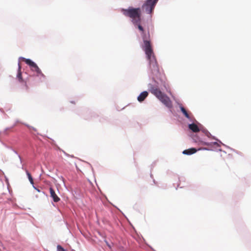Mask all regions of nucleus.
<instances>
[{
    "instance_id": "1",
    "label": "nucleus",
    "mask_w": 251,
    "mask_h": 251,
    "mask_svg": "<svg viewBox=\"0 0 251 251\" xmlns=\"http://www.w3.org/2000/svg\"><path fill=\"white\" fill-rule=\"evenodd\" d=\"M121 11L124 16L126 17H128L131 19V21L133 25L137 27L138 29L142 32L143 38V36H146L147 38L150 39V36L149 32H148V36L145 34L144 33L143 27L141 24L142 12L140 8H134L133 7H129L127 9H122Z\"/></svg>"
},
{
    "instance_id": "2",
    "label": "nucleus",
    "mask_w": 251,
    "mask_h": 251,
    "mask_svg": "<svg viewBox=\"0 0 251 251\" xmlns=\"http://www.w3.org/2000/svg\"><path fill=\"white\" fill-rule=\"evenodd\" d=\"M144 47L143 49L145 52L148 60L149 61L150 69L152 74L154 75H157L159 73V69L155 56L153 52L151 42L148 38L143 36Z\"/></svg>"
},
{
    "instance_id": "3",
    "label": "nucleus",
    "mask_w": 251,
    "mask_h": 251,
    "mask_svg": "<svg viewBox=\"0 0 251 251\" xmlns=\"http://www.w3.org/2000/svg\"><path fill=\"white\" fill-rule=\"evenodd\" d=\"M149 90L167 107L169 108L172 107V104L170 99L166 94L163 93L157 86L151 85Z\"/></svg>"
},
{
    "instance_id": "4",
    "label": "nucleus",
    "mask_w": 251,
    "mask_h": 251,
    "mask_svg": "<svg viewBox=\"0 0 251 251\" xmlns=\"http://www.w3.org/2000/svg\"><path fill=\"white\" fill-rule=\"evenodd\" d=\"M158 0H147L142 5V10L147 14H151Z\"/></svg>"
},
{
    "instance_id": "5",
    "label": "nucleus",
    "mask_w": 251,
    "mask_h": 251,
    "mask_svg": "<svg viewBox=\"0 0 251 251\" xmlns=\"http://www.w3.org/2000/svg\"><path fill=\"white\" fill-rule=\"evenodd\" d=\"M22 60L25 62L26 64L30 66L32 71H34L37 73V75H41L43 77H45L44 75L42 73L41 70L35 63L29 59L22 58Z\"/></svg>"
},
{
    "instance_id": "6",
    "label": "nucleus",
    "mask_w": 251,
    "mask_h": 251,
    "mask_svg": "<svg viewBox=\"0 0 251 251\" xmlns=\"http://www.w3.org/2000/svg\"><path fill=\"white\" fill-rule=\"evenodd\" d=\"M50 197L52 198L53 201L55 202H57L59 201H60V199L56 194L54 190H53V189L52 188H51V187L50 188Z\"/></svg>"
},
{
    "instance_id": "7",
    "label": "nucleus",
    "mask_w": 251,
    "mask_h": 251,
    "mask_svg": "<svg viewBox=\"0 0 251 251\" xmlns=\"http://www.w3.org/2000/svg\"><path fill=\"white\" fill-rule=\"evenodd\" d=\"M148 96V92L144 91L139 95V96L137 98V100L139 101L142 102Z\"/></svg>"
},
{
    "instance_id": "8",
    "label": "nucleus",
    "mask_w": 251,
    "mask_h": 251,
    "mask_svg": "<svg viewBox=\"0 0 251 251\" xmlns=\"http://www.w3.org/2000/svg\"><path fill=\"white\" fill-rule=\"evenodd\" d=\"M197 150L195 148H190L187 150H185L183 151L182 153L186 155H191L197 152Z\"/></svg>"
},
{
    "instance_id": "9",
    "label": "nucleus",
    "mask_w": 251,
    "mask_h": 251,
    "mask_svg": "<svg viewBox=\"0 0 251 251\" xmlns=\"http://www.w3.org/2000/svg\"><path fill=\"white\" fill-rule=\"evenodd\" d=\"M190 129L194 132H198L200 131V128L198 126L195 124H189L188 126Z\"/></svg>"
},
{
    "instance_id": "10",
    "label": "nucleus",
    "mask_w": 251,
    "mask_h": 251,
    "mask_svg": "<svg viewBox=\"0 0 251 251\" xmlns=\"http://www.w3.org/2000/svg\"><path fill=\"white\" fill-rule=\"evenodd\" d=\"M19 68H18V72L17 74V78H18L20 82H24V80L22 78V72H21V66L20 63L18 64Z\"/></svg>"
},
{
    "instance_id": "11",
    "label": "nucleus",
    "mask_w": 251,
    "mask_h": 251,
    "mask_svg": "<svg viewBox=\"0 0 251 251\" xmlns=\"http://www.w3.org/2000/svg\"><path fill=\"white\" fill-rule=\"evenodd\" d=\"M180 109L181 112L183 113V114L184 115V116L188 119H190V116L187 112V111L186 110V109L182 106L180 107Z\"/></svg>"
},
{
    "instance_id": "12",
    "label": "nucleus",
    "mask_w": 251,
    "mask_h": 251,
    "mask_svg": "<svg viewBox=\"0 0 251 251\" xmlns=\"http://www.w3.org/2000/svg\"><path fill=\"white\" fill-rule=\"evenodd\" d=\"M26 174L28 176V179L30 182L31 184H34V182H33V179L31 176V174L29 173V172L28 171H26Z\"/></svg>"
},
{
    "instance_id": "13",
    "label": "nucleus",
    "mask_w": 251,
    "mask_h": 251,
    "mask_svg": "<svg viewBox=\"0 0 251 251\" xmlns=\"http://www.w3.org/2000/svg\"><path fill=\"white\" fill-rule=\"evenodd\" d=\"M57 251H66L63 247L60 245H57Z\"/></svg>"
},
{
    "instance_id": "14",
    "label": "nucleus",
    "mask_w": 251,
    "mask_h": 251,
    "mask_svg": "<svg viewBox=\"0 0 251 251\" xmlns=\"http://www.w3.org/2000/svg\"><path fill=\"white\" fill-rule=\"evenodd\" d=\"M35 189H36L38 192H40V190H39L38 189L35 188Z\"/></svg>"
},
{
    "instance_id": "15",
    "label": "nucleus",
    "mask_w": 251,
    "mask_h": 251,
    "mask_svg": "<svg viewBox=\"0 0 251 251\" xmlns=\"http://www.w3.org/2000/svg\"><path fill=\"white\" fill-rule=\"evenodd\" d=\"M25 87H26V88H27V85H26V83H25Z\"/></svg>"
}]
</instances>
